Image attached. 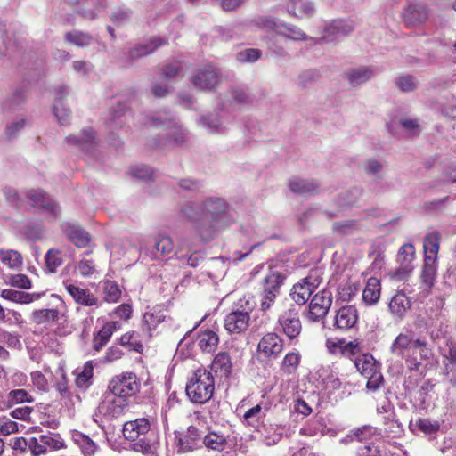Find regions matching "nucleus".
Instances as JSON below:
<instances>
[{"instance_id": "5701e85b", "label": "nucleus", "mask_w": 456, "mask_h": 456, "mask_svg": "<svg viewBox=\"0 0 456 456\" xmlns=\"http://www.w3.org/2000/svg\"><path fill=\"white\" fill-rule=\"evenodd\" d=\"M65 289L77 304L86 306H94L98 305V298L87 289L80 288L75 284L64 281Z\"/></svg>"}, {"instance_id": "2eb2a0df", "label": "nucleus", "mask_w": 456, "mask_h": 456, "mask_svg": "<svg viewBox=\"0 0 456 456\" xmlns=\"http://www.w3.org/2000/svg\"><path fill=\"white\" fill-rule=\"evenodd\" d=\"M283 339L274 332H268L262 337L257 346V352L265 359H276L283 350Z\"/></svg>"}, {"instance_id": "423d86ee", "label": "nucleus", "mask_w": 456, "mask_h": 456, "mask_svg": "<svg viewBox=\"0 0 456 456\" xmlns=\"http://www.w3.org/2000/svg\"><path fill=\"white\" fill-rule=\"evenodd\" d=\"M284 276L278 271H270L262 282V291L260 294V309L263 312L269 310L274 304L281 287L283 283Z\"/></svg>"}, {"instance_id": "9d476101", "label": "nucleus", "mask_w": 456, "mask_h": 456, "mask_svg": "<svg viewBox=\"0 0 456 456\" xmlns=\"http://www.w3.org/2000/svg\"><path fill=\"white\" fill-rule=\"evenodd\" d=\"M321 283L317 276L309 275L294 284L290 289L291 299L298 305H305Z\"/></svg>"}, {"instance_id": "e433bc0d", "label": "nucleus", "mask_w": 456, "mask_h": 456, "mask_svg": "<svg viewBox=\"0 0 456 456\" xmlns=\"http://www.w3.org/2000/svg\"><path fill=\"white\" fill-rule=\"evenodd\" d=\"M357 370L363 376H368L380 369L379 364L370 354H362L354 360Z\"/></svg>"}, {"instance_id": "de8ad7c7", "label": "nucleus", "mask_w": 456, "mask_h": 456, "mask_svg": "<svg viewBox=\"0 0 456 456\" xmlns=\"http://www.w3.org/2000/svg\"><path fill=\"white\" fill-rule=\"evenodd\" d=\"M66 142L83 151H88L94 142V134L91 129L84 130L80 136H68Z\"/></svg>"}, {"instance_id": "6e6552de", "label": "nucleus", "mask_w": 456, "mask_h": 456, "mask_svg": "<svg viewBox=\"0 0 456 456\" xmlns=\"http://www.w3.org/2000/svg\"><path fill=\"white\" fill-rule=\"evenodd\" d=\"M277 330L286 335L289 340H293L299 336L302 330V323L297 308L291 306L280 314Z\"/></svg>"}, {"instance_id": "bf43d9fd", "label": "nucleus", "mask_w": 456, "mask_h": 456, "mask_svg": "<svg viewBox=\"0 0 456 456\" xmlns=\"http://www.w3.org/2000/svg\"><path fill=\"white\" fill-rule=\"evenodd\" d=\"M8 401L12 404L33 403L35 398L25 389H13L7 395Z\"/></svg>"}, {"instance_id": "ddd939ff", "label": "nucleus", "mask_w": 456, "mask_h": 456, "mask_svg": "<svg viewBox=\"0 0 456 456\" xmlns=\"http://www.w3.org/2000/svg\"><path fill=\"white\" fill-rule=\"evenodd\" d=\"M165 117L153 116L150 120V125L157 126L159 125H167L169 128L168 137L176 145H181L189 140V133L171 118L168 112H164Z\"/></svg>"}, {"instance_id": "dca6fc26", "label": "nucleus", "mask_w": 456, "mask_h": 456, "mask_svg": "<svg viewBox=\"0 0 456 456\" xmlns=\"http://www.w3.org/2000/svg\"><path fill=\"white\" fill-rule=\"evenodd\" d=\"M26 196L32 207L48 212L54 218L59 216L58 205L42 190L31 189L26 192Z\"/></svg>"}, {"instance_id": "c03bdc74", "label": "nucleus", "mask_w": 456, "mask_h": 456, "mask_svg": "<svg viewBox=\"0 0 456 456\" xmlns=\"http://www.w3.org/2000/svg\"><path fill=\"white\" fill-rule=\"evenodd\" d=\"M380 297V283L376 278H370L362 291V299L369 305L378 302Z\"/></svg>"}, {"instance_id": "864d4df0", "label": "nucleus", "mask_w": 456, "mask_h": 456, "mask_svg": "<svg viewBox=\"0 0 456 456\" xmlns=\"http://www.w3.org/2000/svg\"><path fill=\"white\" fill-rule=\"evenodd\" d=\"M102 291L104 301L108 303H116L121 297V290L118 285L113 281H105L102 282Z\"/></svg>"}, {"instance_id": "4c0bfd02", "label": "nucleus", "mask_w": 456, "mask_h": 456, "mask_svg": "<svg viewBox=\"0 0 456 456\" xmlns=\"http://www.w3.org/2000/svg\"><path fill=\"white\" fill-rule=\"evenodd\" d=\"M436 276V261L425 259V263L421 272V282L423 285V291L428 294L430 289L434 285Z\"/></svg>"}, {"instance_id": "4d7b16f0", "label": "nucleus", "mask_w": 456, "mask_h": 456, "mask_svg": "<svg viewBox=\"0 0 456 456\" xmlns=\"http://www.w3.org/2000/svg\"><path fill=\"white\" fill-rule=\"evenodd\" d=\"M320 377L322 379V383L326 389L329 390H337L340 388L342 385V380L338 377V375L333 371H329L328 370H322L320 373Z\"/></svg>"}, {"instance_id": "79ce46f5", "label": "nucleus", "mask_w": 456, "mask_h": 456, "mask_svg": "<svg viewBox=\"0 0 456 456\" xmlns=\"http://www.w3.org/2000/svg\"><path fill=\"white\" fill-rule=\"evenodd\" d=\"M374 74L373 69L367 67H360L348 71L346 77L351 86H358L369 81Z\"/></svg>"}, {"instance_id": "f257e3e1", "label": "nucleus", "mask_w": 456, "mask_h": 456, "mask_svg": "<svg viewBox=\"0 0 456 456\" xmlns=\"http://www.w3.org/2000/svg\"><path fill=\"white\" fill-rule=\"evenodd\" d=\"M182 214L195 224L200 237L205 241L213 240L217 232L235 221L228 203L219 197L206 198L200 204L190 202L183 207Z\"/></svg>"}, {"instance_id": "412c9836", "label": "nucleus", "mask_w": 456, "mask_h": 456, "mask_svg": "<svg viewBox=\"0 0 456 456\" xmlns=\"http://www.w3.org/2000/svg\"><path fill=\"white\" fill-rule=\"evenodd\" d=\"M249 320L248 312L240 310L232 311L224 318V327L229 333L240 334L248 329Z\"/></svg>"}, {"instance_id": "e2e57ef3", "label": "nucleus", "mask_w": 456, "mask_h": 456, "mask_svg": "<svg viewBox=\"0 0 456 456\" xmlns=\"http://www.w3.org/2000/svg\"><path fill=\"white\" fill-rule=\"evenodd\" d=\"M399 124L408 136H417L420 133V126L417 118H401Z\"/></svg>"}, {"instance_id": "c756f323", "label": "nucleus", "mask_w": 456, "mask_h": 456, "mask_svg": "<svg viewBox=\"0 0 456 456\" xmlns=\"http://www.w3.org/2000/svg\"><path fill=\"white\" fill-rule=\"evenodd\" d=\"M167 319H169V316L161 310L146 312L142 317V330H145L151 337L158 326L167 322Z\"/></svg>"}, {"instance_id": "aec40b11", "label": "nucleus", "mask_w": 456, "mask_h": 456, "mask_svg": "<svg viewBox=\"0 0 456 456\" xmlns=\"http://www.w3.org/2000/svg\"><path fill=\"white\" fill-rule=\"evenodd\" d=\"M246 26L256 27L265 32H274L277 35H285L284 22L267 15H258L246 21Z\"/></svg>"}, {"instance_id": "a19ab883", "label": "nucleus", "mask_w": 456, "mask_h": 456, "mask_svg": "<svg viewBox=\"0 0 456 456\" xmlns=\"http://www.w3.org/2000/svg\"><path fill=\"white\" fill-rule=\"evenodd\" d=\"M231 358L227 353H219L213 360L211 370L221 377L228 378L232 372Z\"/></svg>"}, {"instance_id": "4be33fe9", "label": "nucleus", "mask_w": 456, "mask_h": 456, "mask_svg": "<svg viewBox=\"0 0 456 456\" xmlns=\"http://www.w3.org/2000/svg\"><path fill=\"white\" fill-rule=\"evenodd\" d=\"M414 253V247L411 243H406L400 248L398 260L401 263V266L394 273L395 279L404 280L411 273Z\"/></svg>"}, {"instance_id": "0e129e2a", "label": "nucleus", "mask_w": 456, "mask_h": 456, "mask_svg": "<svg viewBox=\"0 0 456 456\" xmlns=\"http://www.w3.org/2000/svg\"><path fill=\"white\" fill-rule=\"evenodd\" d=\"M61 252L58 249H50L45 255V266L49 273H55L57 268L62 264Z\"/></svg>"}, {"instance_id": "f3484780", "label": "nucleus", "mask_w": 456, "mask_h": 456, "mask_svg": "<svg viewBox=\"0 0 456 456\" xmlns=\"http://www.w3.org/2000/svg\"><path fill=\"white\" fill-rule=\"evenodd\" d=\"M201 444L208 451L223 452L228 448V440L230 436L222 430L207 428V432H201Z\"/></svg>"}, {"instance_id": "6e6d98bb", "label": "nucleus", "mask_w": 456, "mask_h": 456, "mask_svg": "<svg viewBox=\"0 0 456 456\" xmlns=\"http://www.w3.org/2000/svg\"><path fill=\"white\" fill-rule=\"evenodd\" d=\"M384 432L387 437L395 438L400 437L403 434V425L390 416L387 417L384 421Z\"/></svg>"}, {"instance_id": "5fc2aeb1", "label": "nucleus", "mask_w": 456, "mask_h": 456, "mask_svg": "<svg viewBox=\"0 0 456 456\" xmlns=\"http://www.w3.org/2000/svg\"><path fill=\"white\" fill-rule=\"evenodd\" d=\"M396 87L403 93H411L418 87V81L411 75H402L395 78Z\"/></svg>"}, {"instance_id": "37998d69", "label": "nucleus", "mask_w": 456, "mask_h": 456, "mask_svg": "<svg viewBox=\"0 0 456 456\" xmlns=\"http://www.w3.org/2000/svg\"><path fill=\"white\" fill-rule=\"evenodd\" d=\"M1 297L6 300L19 304H29L38 297L34 294L15 290L12 289H3L1 292Z\"/></svg>"}, {"instance_id": "13d9d810", "label": "nucleus", "mask_w": 456, "mask_h": 456, "mask_svg": "<svg viewBox=\"0 0 456 456\" xmlns=\"http://www.w3.org/2000/svg\"><path fill=\"white\" fill-rule=\"evenodd\" d=\"M138 338L139 336L136 332L128 331L121 336L120 344L129 346L131 350L140 353L142 351L143 346Z\"/></svg>"}, {"instance_id": "cd10ccee", "label": "nucleus", "mask_w": 456, "mask_h": 456, "mask_svg": "<svg viewBox=\"0 0 456 456\" xmlns=\"http://www.w3.org/2000/svg\"><path fill=\"white\" fill-rule=\"evenodd\" d=\"M411 307V300L403 291H397L388 305L391 314L398 319H403Z\"/></svg>"}, {"instance_id": "a211bd4d", "label": "nucleus", "mask_w": 456, "mask_h": 456, "mask_svg": "<svg viewBox=\"0 0 456 456\" xmlns=\"http://www.w3.org/2000/svg\"><path fill=\"white\" fill-rule=\"evenodd\" d=\"M354 28L351 20H335L323 28L322 39L326 42L339 40L349 35Z\"/></svg>"}, {"instance_id": "f8f14e48", "label": "nucleus", "mask_w": 456, "mask_h": 456, "mask_svg": "<svg viewBox=\"0 0 456 456\" xmlns=\"http://www.w3.org/2000/svg\"><path fill=\"white\" fill-rule=\"evenodd\" d=\"M332 304V293L330 289H323L318 291L309 304L308 318L317 322L324 317Z\"/></svg>"}, {"instance_id": "bb28decb", "label": "nucleus", "mask_w": 456, "mask_h": 456, "mask_svg": "<svg viewBox=\"0 0 456 456\" xmlns=\"http://www.w3.org/2000/svg\"><path fill=\"white\" fill-rule=\"evenodd\" d=\"M287 12L295 17H311L315 12V4L313 0H289L286 4Z\"/></svg>"}, {"instance_id": "f03ea898", "label": "nucleus", "mask_w": 456, "mask_h": 456, "mask_svg": "<svg viewBox=\"0 0 456 456\" xmlns=\"http://www.w3.org/2000/svg\"><path fill=\"white\" fill-rule=\"evenodd\" d=\"M390 352L404 360L411 370H417L420 366L417 353L420 360L429 359L432 355L428 342L425 339L414 338L411 331L399 333L391 344Z\"/></svg>"}, {"instance_id": "f704fd0d", "label": "nucleus", "mask_w": 456, "mask_h": 456, "mask_svg": "<svg viewBox=\"0 0 456 456\" xmlns=\"http://www.w3.org/2000/svg\"><path fill=\"white\" fill-rule=\"evenodd\" d=\"M74 443L79 447L84 456H94L99 446L93 441L91 437L79 431H75L72 434Z\"/></svg>"}, {"instance_id": "2f4dec72", "label": "nucleus", "mask_w": 456, "mask_h": 456, "mask_svg": "<svg viewBox=\"0 0 456 456\" xmlns=\"http://www.w3.org/2000/svg\"><path fill=\"white\" fill-rule=\"evenodd\" d=\"M441 234L437 231H432L426 234L424 238V254L425 259L431 258L436 261L437 254L440 248Z\"/></svg>"}, {"instance_id": "774afa93", "label": "nucleus", "mask_w": 456, "mask_h": 456, "mask_svg": "<svg viewBox=\"0 0 456 456\" xmlns=\"http://www.w3.org/2000/svg\"><path fill=\"white\" fill-rule=\"evenodd\" d=\"M262 52L256 48H247L239 52L236 59L240 62H255L260 59Z\"/></svg>"}, {"instance_id": "7c9ffc66", "label": "nucleus", "mask_w": 456, "mask_h": 456, "mask_svg": "<svg viewBox=\"0 0 456 456\" xmlns=\"http://www.w3.org/2000/svg\"><path fill=\"white\" fill-rule=\"evenodd\" d=\"M289 189L297 194L312 195L319 191V183L313 179L293 178L289 183Z\"/></svg>"}, {"instance_id": "49530a36", "label": "nucleus", "mask_w": 456, "mask_h": 456, "mask_svg": "<svg viewBox=\"0 0 456 456\" xmlns=\"http://www.w3.org/2000/svg\"><path fill=\"white\" fill-rule=\"evenodd\" d=\"M64 39L66 42L77 47H86L93 43L92 35L80 30L66 32Z\"/></svg>"}, {"instance_id": "9b49d317", "label": "nucleus", "mask_w": 456, "mask_h": 456, "mask_svg": "<svg viewBox=\"0 0 456 456\" xmlns=\"http://www.w3.org/2000/svg\"><path fill=\"white\" fill-rule=\"evenodd\" d=\"M64 446V442L58 434L48 433L29 438V451L33 456L44 454L48 449L59 450Z\"/></svg>"}, {"instance_id": "72a5a7b5", "label": "nucleus", "mask_w": 456, "mask_h": 456, "mask_svg": "<svg viewBox=\"0 0 456 456\" xmlns=\"http://www.w3.org/2000/svg\"><path fill=\"white\" fill-rule=\"evenodd\" d=\"M218 342L217 334L209 330L200 332L195 340L199 348L204 353H213L216 349Z\"/></svg>"}, {"instance_id": "393cba45", "label": "nucleus", "mask_w": 456, "mask_h": 456, "mask_svg": "<svg viewBox=\"0 0 456 456\" xmlns=\"http://www.w3.org/2000/svg\"><path fill=\"white\" fill-rule=\"evenodd\" d=\"M358 312L355 306L346 305L339 308L335 317V325L339 330H349L356 324Z\"/></svg>"}, {"instance_id": "a878e982", "label": "nucleus", "mask_w": 456, "mask_h": 456, "mask_svg": "<svg viewBox=\"0 0 456 456\" xmlns=\"http://www.w3.org/2000/svg\"><path fill=\"white\" fill-rule=\"evenodd\" d=\"M121 329V323L118 321L106 322L102 328L94 336L93 347L100 351L110 340L112 334Z\"/></svg>"}, {"instance_id": "c85d7f7f", "label": "nucleus", "mask_w": 456, "mask_h": 456, "mask_svg": "<svg viewBox=\"0 0 456 456\" xmlns=\"http://www.w3.org/2000/svg\"><path fill=\"white\" fill-rule=\"evenodd\" d=\"M166 43L167 40L165 38L153 37L148 43L135 45L129 50L127 56L130 60H135L137 58L150 54L158 47L165 45Z\"/></svg>"}, {"instance_id": "39448f33", "label": "nucleus", "mask_w": 456, "mask_h": 456, "mask_svg": "<svg viewBox=\"0 0 456 456\" xmlns=\"http://www.w3.org/2000/svg\"><path fill=\"white\" fill-rule=\"evenodd\" d=\"M108 389L113 395L126 398L135 395L140 391L137 376L133 372H123L114 376L109 382Z\"/></svg>"}, {"instance_id": "09e8293b", "label": "nucleus", "mask_w": 456, "mask_h": 456, "mask_svg": "<svg viewBox=\"0 0 456 456\" xmlns=\"http://www.w3.org/2000/svg\"><path fill=\"white\" fill-rule=\"evenodd\" d=\"M76 385L80 389H86L92 384V379L94 374V367L90 362H87L80 370H76Z\"/></svg>"}, {"instance_id": "4468645a", "label": "nucleus", "mask_w": 456, "mask_h": 456, "mask_svg": "<svg viewBox=\"0 0 456 456\" xmlns=\"http://www.w3.org/2000/svg\"><path fill=\"white\" fill-rule=\"evenodd\" d=\"M191 81L199 90L211 91L219 83V72L216 67L206 65L196 71Z\"/></svg>"}, {"instance_id": "6ab92c4d", "label": "nucleus", "mask_w": 456, "mask_h": 456, "mask_svg": "<svg viewBox=\"0 0 456 456\" xmlns=\"http://www.w3.org/2000/svg\"><path fill=\"white\" fill-rule=\"evenodd\" d=\"M127 406L126 400L123 397L111 395H108L99 404V413L106 417L107 419H112L120 417Z\"/></svg>"}, {"instance_id": "58836bf2", "label": "nucleus", "mask_w": 456, "mask_h": 456, "mask_svg": "<svg viewBox=\"0 0 456 456\" xmlns=\"http://www.w3.org/2000/svg\"><path fill=\"white\" fill-rule=\"evenodd\" d=\"M62 316L57 309H39L31 314V320L38 325L58 322Z\"/></svg>"}, {"instance_id": "7ed1b4c3", "label": "nucleus", "mask_w": 456, "mask_h": 456, "mask_svg": "<svg viewBox=\"0 0 456 456\" xmlns=\"http://www.w3.org/2000/svg\"><path fill=\"white\" fill-rule=\"evenodd\" d=\"M214 390V377L206 369L196 370L186 384V395L193 403L203 404L208 402Z\"/></svg>"}, {"instance_id": "8fccbe9b", "label": "nucleus", "mask_w": 456, "mask_h": 456, "mask_svg": "<svg viewBox=\"0 0 456 456\" xmlns=\"http://www.w3.org/2000/svg\"><path fill=\"white\" fill-rule=\"evenodd\" d=\"M301 361V355L298 352H289L282 359L281 370L282 373L290 375L296 372Z\"/></svg>"}, {"instance_id": "b1692460", "label": "nucleus", "mask_w": 456, "mask_h": 456, "mask_svg": "<svg viewBox=\"0 0 456 456\" xmlns=\"http://www.w3.org/2000/svg\"><path fill=\"white\" fill-rule=\"evenodd\" d=\"M61 230L74 245L78 248H85L90 242L89 233L77 224L63 223Z\"/></svg>"}, {"instance_id": "052dcab7", "label": "nucleus", "mask_w": 456, "mask_h": 456, "mask_svg": "<svg viewBox=\"0 0 456 456\" xmlns=\"http://www.w3.org/2000/svg\"><path fill=\"white\" fill-rule=\"evenodd\" d=\"M359 287L350 281L339 285L338 289V297L342 301H350L357 293Z\"/></svg>"}, {"instance_id": "1a4fd4ad", "label": "nucleus", "mask_w": 456, "mask_h": 456, "mask_svg": "<svg viewBox=\"0 0 456 456\" xmlns=\"http://www.w3.org/2000/svg\"><path fill=\"white\" fill-rule=\"evenodd\" d=\"M201 440V431L190 426L184 432H175L174 445L177 453H185L200 447Z\"/></svg>"}, {"instance_id": "680f3d73", "label": "nucleus", "mask_w": 456, "mask_h": 456, "mask_svg": "<svg viewBox=\"0 0 456 456\" xmlns=\"http://www.w3.org/2000/svg\"><path fill=\"white\" fill-rule=\"evenodd\" d=\"M0 342L6 344L10 348L17 350H20L22 347L19 334L9 332L2 328H0Z\"/></svg>"}, {"instance_id": "20e7f679", "label": "nucleus", "mask_w": 456, "mask_h": 456, "mask_svg": "<svg viewBox=\"0 0 456 456\" xmlns=\"http://www.w3.org/2000/svg\"><path fill=\"white\" fill-rule=\"evenodd\" d=\"M151 422L147 418H139L126 421L123 426V436L126 440L134 442L132 449L136 452L149 454L153 452L151 440L148 438L151 431Z\"/></svg>"}, {"instance_id": "c9c22d12", "label": "nucleus", "mask_w": 456, "mask_h": 456, "mask_svg": "<svg viewBox=\"0 0 456 456\" xmlns=\"http://www.w3.org/2000/svg\"><path fill=\"white\" fill-rule=\"evenodd\" d=\"M267 408H263L260 404L248 409L243 414V422L257 429L262 424H264V418L265 417Z\"/></svg>"}, {"instance_id": "0eeeda50", "label": "nucleus", "mask_w": 456, "mask_h": 456, "mask_svg": "<svg viewBox=\"0 0 456 456\" xmlns=\"http://www.w3.org/2000/svg\"><path fill=\"white\" fill-rule=\"evenodd\" d=\"M174 250V243L168 235L159 234L152 242L141 248V256L143 260H162Z\"/></svg>"}, {"instance_id": "3c124183", "label": "nucleus", "mask_w": 456, "mask_h": 456, "mask_svg": "<svg viewBox=\"0 0 456 456\" xmlns=\"http://www.w3.org/2000/svg\"><path fill=\"white\" fill-rule=\"evenodd\" d=\"M256 430L261 435L268 446L276 444L281 439V433L273 426H267L264 423Z\"/></svg>"}, {"instance_id": "69168bd1", "label": "nucleus", "mask_w": 456, "mask_h": 456, "mask_svg": "<svg viewBox=\"0 0 456 456\" xmlns=\"http://www.w3.org/2000/svg\"><path fill=\"white\" fill-rule=\"evenodd\" d=\"M283 30L285 31V35L281 36L285 38L293 41H305L307 39L306 34L295 25L284 22Z\"/></svg>"}, {"instance_id": "473e14b6", "label": "nucleus", "mask_w": 456, "mask_h": 456, "mask_svg": "<svg viewBox=\"0 0 456 456\" xmlns=\"http://www.w3.org/2000/svg\"><path fill=\"white\" fill-rule=\"evenodd\" d=\"M326 346L330 354L340 353L346 356L355 355L360 351V347L354 342L346 343L345 340L327 339Z\"/></svg>"}, {"instance_id": "338daca9", "label": "nucleus", "mask_w": 456, "mask_h": 456, "mask_svg": "<svg viewBox=\"0 0 456 456\" xmlns=\"http://www.w3.org/2000/svg\"><path fill=\"white\" fill-rule=\"evenodd\" d=\"M76 271L82 277H90L96 272V265L93 260L83 257L77 263Z\"/></svg>"}, {"instance_id": "a18cd8bd", "label": "nucleus", "mask_w": 456, "mask_h": 456, "mask_svg": "<svg viewBox=\"0 0 456 456\" xmlns=\"http://www.w3.org/2000/svg\"><path fill=\"white\" fill-rule=\"evenodd\" d=\"M427 16V12L421 5H410L403 12V19L406 24L410 26L423 22Z\"/></svg>"}, {"instance_id": "603ef678", "label": "nucleus", "mask_w": 456, "mask_h": 456, "mask_svg": "<svg viewBox=\"0 0 456 456\" xmlns=\"http://www.w3.org/2000/svg\"><path fill=\"white\" fill-rule=\"evenodd\" d=\"M0 259L3 264L12 269L20 268L23 263L21 254L12 249L0 250Z\"/></svg>"}, {"instance_id": "ea45409f", "label": "nucleus", "mask_w": 456, "mask_h": 456, "mask_svg": "<svg viewBox=\"0 0 456 456\" xmlns=\"http://www.w3.org/2000/svg\"><path fill=\"white\" fill-rule=\"evenodd\" d=\"M199 122L210 134H223L226 130V121L218 115L202 117Z\"/></svg>"}]
</instances>
